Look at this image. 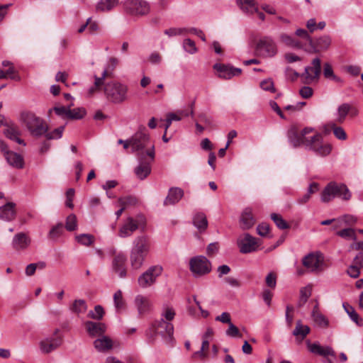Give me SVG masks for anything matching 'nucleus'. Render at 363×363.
<instances>
[{"mask_svg":"<svg viewBox=\"0 0 363 363\" xmlns=\"http://www.w3.org/2000/svg\"><path fill=\"white\" fill-rule=\"evenodd\" d=\"M150 250L148 238L145 235L137 237L133 241L130 256V264L133 269H140Z\"/></svg>","mask_w":363,"mask_h":363,"instance_id":"1","label":"nucleus"},{"mask_svg":"<svg viewBox=\"0 0 363 363\" xmlns=\"http://www.w3.org/2000/svg\"><path fill=\"white\" fill-rule=\"evenodd\" d=\"M19 119L33 136H41L46 133L48 130L45 121L30 111H23L20 114Z\"/></svg>","mask_w":363,"mask_h":363,"instance_id":"2","label":"nucleus"},{"mask_svg":"<svg viewBox=\"0 0 363 363\" xmlns=\"http://www.w3.org/2000/svg\"><path fill=\"white\" fill-rule=\"evenodd\" d=\"M104 91L106 99L113 104H122L128 99V86L117 81L106 83Z\"/></svg>","mask_w":363,"mask_h":363,"instance_id":"3","label":"nucleus"},{"mask_svg":"<svg viewBox=\"0 0 363 363\" xmlns=\"http://www.w3.org/2000/svg\"><path fill=\"white\" fill-rule=\"evenodd\" d=\"M336 196L347 201L351 198V193L345 184L331 182L324 188L320 199L322 202L328 203Z\"/></svg>","mask_w":363,"mask_h":363,"instance_id":"4","label":"nucleus"},{"mask_svg":"<svg viewBox=\"0 0 363 363\" xmlns=\"http://www.w3.org/2000/svg\"><path fill=\"white\" fill-rule=\"evenodd\" d=\"M146 155L140 153L138 156L139 164L135 168V173L138 178L143 180L145 179L151 172V162L155 160V145H152L146 150Z\"/></svg>","mask_w":363,"mask_h":363,"instance_id":"5","label":"nucleus"},{"mask_svg":"<svg viewBox=\"0 0 363 363\" xmlns=\"http://www.w3.org/2000/svg\"><path fill=\"white\" fill-rule=\"evenodd\" d=\"M150 142V135L145 132V128H140V129L130 137L132 152H136L137 157L140 153H144L145 156H147L146 150L152 145H149Z\"/></svg>","mask_w":363,"mask_h":363,"instance_id":"6","label":"nucleus"},{"mask_svg":"<svg viewBox=\"0 0 363 363\" xmlns=\"http://www.w3.org/2000/svg\"><path fill=\"white\" fill-rule=\"evenodd\" d=\"M145 225L146 218L143 214L138 215L135 218L128 217L120 228L118 235L121 238L129 237L138 229L144 230Z\"/></svg>","mask_w":363,"mask_h":363,"instance_id":"7","label":"nucleus"},{"mask_svg":"<svg viewBox=\"0 0 363 363\" xmlns=\"http://www.w3.org/2000/svg\"><path fill=\"white\" fill-rule=\"evenodd\" d=\"M302 264L308 272L315 274L320 273L327 268L323 254L318 252L309 253L303 257Z\"/></svg>","mask_w":363,"mask_h":363,"instance_id":"8","label":"nucleus"},{"mask_svg":"<svg viewBox=\"0 0 363 363\" xmlns=\"http://www.w3.org/2000/svg\"><path fill=\"white\" fill-rule=\"evenodd\" d=\"M305 147L306 150H311L317 155L322 157L329 155L332 150L329 143L323 142V136L320 133L308 137Z\"/></svg>","mask_w":363,"mask_h":363,"instance_id":"9","label":"nucleus"},{"mask_svg":"<svg viewBox=\"0 0 363 363\" xmlns=\"http://www.w3.org/2000/svg\"><path fill=\"white\" fill-rule=\"evenodd\" d=\"M152 329L157 330V333L162 336L164 342L169 347L174 345L175 339L174 337V326L172 323L161 318L152 323Z\"/></svg>","mask_w":363,"mask_h":363,"instance_id":"10","label":"nucleus"},{"mask_svg":"<svg viewBox=\"0 0 363 363\" xmlns=\"http://www.w3.org/2000/svg\"><path fill=\"white\" fill-rule=\"evenodd\" d=\"M189 269L194 277H201L211 272V263L204 256H196L189 260Z\"/></svg>","mask_w":363,"mask_h":363,"instance_id":"11","label":"nucleus"},{"mask_svg":"<svg viewBox=\"0 0 363 363\" xmlns=\"http://www.w3.org/2000/svg\"><path fill=\"white\" fill-rule=\"evenodd\" d=\"M313 131L312 128H304L301 130H298L296 126H291L287 131V138L289 143L295 148L301 145L306 146V140L308 137L306 135Z\"/></svg>","mask_w":363,"mask_h":363,"instance_id":"12","label":"nucleus"},{"mask_svg":"<svg viewBox=\"0 0 363 363\" xmlns=\"http://www.w3.org/2000/svg\"><path fill=\"white\" fill-rule=\"evenodd\" d=\"M256 51L259 56L272 57L277 55L278 48L272 38L264 36L258 40L256 45Z\"/></svg>","mask_w":363,"mask_h":363,"instance_id":"13","label":"nucleus"},{"mask_svg":"<svg viewBox=\"0 0 363 363\" xmlns=\"http://www.w3.org/2000/svg\"><path fill=\"white\" fill-rule=\"evenodd\" d=\"M125 11L133 16H144L150 12V5L145 0H125L123 2Z\"/></svg>","mask_w":363,"mask_h":363,"instance_id":"14","label":"nucleus"},{"mask_svg":"<svg viewBox=\"0 0 363 363\" xmlns=\"http://www.w3.org/2000/svg\"><path fill=\"white\" fill-rule=\"evenodd\" d=\"M162 272V267L159 265L150 267L146 272L141 274L138 278V284L142 288H147L153 284L157 277Z\"/></svg>","mask_w":363,"mask_h":363,"instance_id":"15","label":"nucleus"},{"mask_svg":"<svg viewBox=\"0 0 363 363\" xmlns=\"http://www.w3.org/2000/svg\"><path fill=\"white\" fill-rule=\"evenodd\" d=\"M58 333L59 330L56 329L52 336L46 337L40 342V349L43 353L49 354L62 345V339L57 335Z\"/></svg>","mask_w":363,"mask_h":363,"instance_id":"16","label":"nucleus"},{"mask_svg":"<svg viewBox=\"0 0 363 363\" xmlns=\"http://www.w3.org/2000/svg\"><path fill=\"white\" fill-rule=\"evenodd\" d=\"M213 68L217 72L218 77L223 79H230L242 73L241 69L234 67L230 65L216 63Z\"/></svg>","mask_w":363,"mask_h":363,"instance_id":"17","label":"nucleus"},{"mask_svg":"<svg viewBox=\"0 0 363 363\" xmlns=\"http://www.w3.org/2000/svg\"><path fill=\"white\" fill-rule=\"evenodd\" d=\"M311 65L312 66L305 67V71L303 74L307 84L313 81H318L321 73V62L318 57L313 59Z\"/></svg>","mask_w":363,"mask_h":363,"instance_id":"18","label":"nucleus"},{"mask_svg":"<svg viewBox=\"0 0 363 363\" xmlns=\"http://www.w3.org/2000/svg\"><path fill=\"white\" fill-rule=\"evenodd\" d=\"M238 245L240 252L243 254L255 251L258 246L257 239L248 233L238 239Z\"/></svg>","mask_w":363,"mask_h":363,"instance_id":"19","label":"nucleus"},{"mask_svg":"<svg viewBox=\"0 0 363 363\" xmlns=\"http://www.w3.org/2000/svg\"><path fill=\"white\" fill-rule=\"evenodd\" d=\"M126 260V256L123 252L116 254L113 258L111 262L112 270L120 278H125L127 275Z\"/></svg>","mask_w":363,"mask_h":363,"instance_id":"20","label":"nucleus"},{"mask_svg":"<svg viewBox=\"0 0 363 363\" xmlns=\"http://www.w3.org/2000/svg\"><path fill=\"white\" fill-rule=\"evenodd\" d=\"M331 45V38L328 35H323L315 40H313V44L309 45L308 48H305L304 50L309 53H318L321 51L327 50Z\"/></svg>","mask_w":363,"mask_h":363,"instance_id":"21","label":"nucleus"},{"mask_svg":"<svg viewBox=\"0 0 363 363\" xmlns=\"http://www.w3.org/2000/svg\"><path fill=\"white\" fill-rule=\"evenodd\" d=\"M134 305L140 316L149 313L152 309V303L150 298L141 294L135 296Z\"/></svg>","mask_w":363,"mask_h":363,"instance_id":"22","label":"nucleus"},{"mask_svg":"<svg viewBox=\"0 0 363 363\" xmlns=\"http://www.w3.org/2000/svg\"><path fill=\"white\" fill-rule=\"evenodd\" d=\"M16 204L13 202H8L0 207V219L4 221L13 220L16 215Z\"/></svg>","mask_w":363,"mask_h":363,"instance_id":"23","label":"nucleus"},{"mask_svg":"<svg viewBox=\"0 0 363 363\" xmlns=\"http://www.w3.org/2000/svg\"><path fill=\"white\" fill-rule=\"evenodd\" d=\"M4 133L10 140H14L20 145H26L25 142L19 138L21 132L17 125L14 123L7 125L4 130Z\"/></svg>","mask_w":363,"mask_h":363,"instance_id":"24","label":"nucleus"},{"mask_svg":"<svg viewBox=\"0 0 363 363\" xmlns=\"http://www.w3.org/2000/svg\"><path fill=\"white\" fill-rule=\"evenodd\" d=\"M184 196V191L179 187L170 188L167 197L164 201V206L177 203Z\"/></svg>","mask_w":363,"mask_h":363,"instance_id":"25","label":"nucleus"},{"mask_svg":"<svg viewBox=\"0 0 363 363\" xmlns=\"http://www.w3.org/2000/svg\"><path fill=\"white\" fill-rule=\"evenodd\" d=\"M86 329L90 336H102L106 332V327L102 323L87 321L85 323Z\"/></svg>","mask_w":363,"mask_h":363,"instance_id":"26","label":"nucleus"},{"mask_svg":"<svg viewBox=\"0 0 363 363\" xmlns=\"http://www.w3.org/2000/svg\"><path fill=\"white\" fill-rule=\"evenodd\" d=\"M95 349L100 352H106L113 348L112 340L108 336L102 335L94 341Z\"/></svg>","mask_w":363,"mask_h":363,"instance_id":"27","label":"nucleus"},{"mask_svg":"<svg viewBox=\"0 0 363 363\" xmlns=\"http://www.w3.org/2000/svg\"><path fill=\"white\" fill-rule=\"evenodd\" d=\"M311 328L302 323L301 320L296 321V327L294 329L292 334L296 337L298 343L301 342L310 333Z\"/></svg>","mask_w":363,"mask_h":363,"instance_id":"28","label":"nucleus"},{"mask_svg":"<svg viewBox=\"0 0 363 363\" xmlns=\"http://www.w3.org/2000/svg\"><path fill=\"white\" fill-rule=\"evenodd\" d=\"M30 240L23 233H17L13 238L12 246L16 250L26 249L30 244Z\"/></svg>","mask_w":363,"mask_h":363,"instance_id":"29","label":"nucleus"},{"mask_svg":"<svg viewBox=\"0 0 363 363\" xmlns=\"http://www.w3.org/2000/svg\"><path fill=\"white\" fill-rule=\"evenodd\" d=\"M311 316L313 321L318 326L323 328H325L328 326L329 321L328 318L320 313L318 304L314 306L312 311Z\"/></svg>","mask_w":363,"mask_h":363,"instance_id":"30","label":"nucleus"},{"mask_svg":"<svg viewBox=\"0 0 363 363\" xmlns=\"http://www.w3.org/2000/svg\"><path fill=\"white\" fill-rule=\"evenodd\" d=\"M255 223L250 208H245L240 218V225L242 229H249L254 225Z\"/></svg>","mask_w":363,"mask_h":363,"instance_id":"31","label":"nucleus"},{"mask_svg":"<svg viewBox=\"0 0 363 363\" xmlns=\"http://www.w3.org/2000/svg\"><path fill=\"white\" fill-rule=\"evenodd\" d=\"M193 224L200 233H203L208 227V220L203 213H197L194 216Z\"/></svg>","mask_w":363,"mask_h":363,"instance_id":"32","label":"nucleus"},{"mask_svg":"<svg viewBox=\"0 0 363 363\" xmlns=\"http://www.w3.org/2000/svg\"><path fill=\"white\" fill-rule=\"evenodd\" d=\"M6 158L7 162L11 166L15 167L16 168H19V169L23 168V157L20 155H18L16 152L7 151Z\"/></svg>","mask_w":363,"mask_h":363,"instance_id":"33","label":"nucleus"},{"mask_svg":"<svg viewBox=\"0 0 363 363\" xmlns=\"http://www.w3.org/2000/svg\"><path fill=\"white\" fill-rule=\"evenodd\" d=\"M118 4V0H100L96 9L97 11L107 12L112 10Z\"/></svg>","mask_w":363,"mask_h":363,"instance_id":"34","label":"nucleus"},{"mask_svg":"<svg viewBox=\"0 0 363 363\" xmlns=\"http://www.w3.org/2000/svg\"><path fill=\"white\" fill-rule=\"evenodd\" d=\"M237 3L240 9L246 13H252L257 12V7L255 0H237Z\"/></svg>","mask_w":363,"mask_h":363,"instance_id":"35","label":"nucleus"},{"mask_svg":"<svg viewBox=\"0 0 363 363\" xmlns=\"http://www.w3.org/2000/svg\"><path fill=\"white\" fill-rule=\"evenodd\" d=\"M279 38L282 43L291 48L303 50L305 48L301 43L298 42V40H295L294 38L286 33L281 34Z\"/></svg>","mask_w":363,"mask_h":363,"instance_id":"36","label":"nucleus"},{"mask_svg":"<svg viewBox=\"0 0 363 363\" xmlns=\"http://www.w3.org/2000/svg\"><path fill=\"white\" fill-rule=\"evenodd\" d=\"M343 307L353 322H354L358 326L363 325V319L359 317L352 306L343 303Z\"/></svg>","mask_w":363,"mask_h":363,"instance_id":"37","label":"nucleus"},{"mask_svg":"<svg viewBox=\"0 0 363 363\" xmlns=\"http://www.w3.org/2000/svg\"><path fill=\"white\" fill-rule=\"evenodd\" d=\"M351 110V106L348 104H342L337 108L336 121L342 123Z\"/></svg>","mask_w":363,"mask_h":363,"instance_id":"38","label":"nucleus"},{"mask_svg":"<svg viewBox=\"0 0 363 363\" xmlns=\"http://www.w3.org/2000/svg\"><path fill=\"white\" fill-rule=\"evenodd\" d=\"M108 77V70L104 69L101 77H99L96 75L94 76V86L91 87L89 90V93L90 94H92L95 92L96 90H99L101 88L102 85H104V79L106 77Z\"/></svg>","mask_w":363,"mask_h":363,"instance_id":"39","label":"nucleus"},{"mask_svg":"<svg viewBox=\"0 0 363 363\" xmlns=\"http://www.w3.org/2000/svg\"><path fill=\"white\" fill-rule=\"evenodd\" d=\"M74 106L72 103L69 104L68 119L79 120L82 118L86 115V111L84 108H77L71 109V106Z\"/></svg>","mask_w":363,"mask_h":363,"instance_id":"40","label":"nucleus"},{"mask_svg":"<svg viewBox=\"0 0 363 363\" xmlns=\"http://www.w3.org/2000/svg\"><path fill=\"white\" fill-rule=\"evenodd\" d=\"M311 295V287L306 286L300 290V297L298 301V307H302L308 301Z\"/></svg>","mask_w":363,"mask_h":363,"instance_id":"41","label":"nucleus"},{"mask_svg":"<svg viewBox=\"0 0 363 363\" xmlns=\"http://www.w3.org/2000/svg\"><path fill=\"white\" fill-rule=\"evenodd\" d=\"M76 240L84 246H90L94 242V237L91 234H80L75 237Z\"/></svg>","mask_w":363,"mask_h":363,"instance_id":"42","label":"nucleus"},{"mask_svg":"<svg viewBox=\"0 0 363 363\" xmlns=\"http://www.w3.org/2000/svg\"><path fill=\"white\" fill-rule=\"evenodd\" d=\"M86 304L84 300L78 299L75 300L71 307V310L72 312L76 313H83L86 310Z\"/></svg>","mask_w":363,"mask_h":363,"instance_id":"43","label":"nucleus"},{"mask_svg":"<svg viewBox=\"0 0 363 363\" xmlns=\"http://www.w3.org/2000/svg\"><path fill=\"white\" fill-rule=\"evenodd\" d=\"M176 315L175 311L172 307L164 306L162 311V318L165 321L170 322L174 318Z\"/></svg>","mask_w":363,"mask_h":363,"instance_id":"44","label":"nucleus"},{"mask_svg":"<svg viewBox=\"0 0 363 363\" xmlns=\"http://www.w3.org/2000/svg\"><path fill=\"white\" fill-rule=\"evenodd\" d=\"M64 233L63 224L60 223L53 226L50 230L48 237L51 240H56Z\"/></svg>","mask_w":363,"mask_h":363,"instance_id":"45","label":"nucleus"},{"mask_svg":"<svg viewBox=\"0 0 363 363\" xmlns=\"http://www.w3.org/2000/svg\"><path fill=\"white\" fill-rule=\"evenodd\" d=\"M113 301L114 306L118 311L125 308V303L123 298L122 291L121 290H118L113 294Z\"/></svg>","mask_w":363,"mask_h":363,"instance_id":"46","label":"nucleus"},{"mask_svg":"<svg viewBox=\"0 0 363 363\" xmlns=\"http://www.w3.org/2000/svg\"><path fill=\"white\" fill-rule=\"evenodd\" d=\"M69 105L67 106H55L51 108L48 111V114L50 115L52 111H55V113L61 117L63 119H68V113H69Z\"/></svg>","mask_w":363,"mask_h":363,"instance_id":"47","label":"nucleus"},{"mask_svg":"<svg viewBox=\"0 0 363 363\" xmlns=\"http://www.w3.org/2000/svg\"><path fill=\"white\" fill-rule=\"evenodd\" d=\"M271 218L279 229L285 230L289 228V225L284 220L281 216L277 213H272Z\"/></svg>","mask_w":363,"mask_h":363,"instance_id":"48","label":"nucleus"},{"mask_svg":"<svg viewBox=\"0 0 363 363\" xmlns=\"http://www.w3.org/2000/svg\"><path fill=\"white\" fill-rule=\"evenodd\" d=\"M65 228L68 231H74L77 228V220L74 214L69 215L66 218Z\"/></svg>","mask_w":363,"mask_h":363,"instance_id":"49","label":"nucleus"},{"mask_svg":"<svg viewBox=\"0 0 363 363\" xmlns=\"http://www.w3.org/2000/svg\"><path fill=\"white\" fill-rule=\"evenodd\" d=\"M337 235L342 238L357 240L355 231L352 228H345L342 230L337 231Z\"/></svg>","mask_w":363,"mask_h":363,"instance_id":"50","label":"nucleus"},{"mask_svg":"<svg viewBox=\"0 0 363 363\" xmlns=\"http://www.w3.org/2000/svg\"><path fill=\"white\" fill-rule=\"evenodd\" d=\"M118 203L121 206H123L125 208L128 206H135L138 203V199L135 196H129L120 198L118 199Z\"/></svg>","mask_w":363,"mask_h":363,"instance_id":"51","label":"nucleus"},{"mask_svg":"<svg viewBox=\"0 0 363 363\" xmlns=\"http://www.w3.org/2000/svg\"><path fill=\"white\" fill-rule=\"evenodd\" d=\"M187 31V29L183 28H169L164 30V33L168 37L172 38L177 35H182Z\"/></svg>","mask_w":363,"mask_h":363,"instance_id":"52","label":"nucleus"},{"mask_svg":"<svg viewBox=\"0 0 363 363\" xmlns=\"http://www.w3.org/2000/svg\"><path fill=\"white\" fill-rule=\"evenodd\" d=\"M330 127L333 130L334 135L337 139L341 140H345L347 139V134L342 127L337 126L335 123H332Z\"/></svg>","mask_w":363,"mask_h":363,"instance_id":"53","label":"nucleus"},{"mask_svg":"<svg viewBox=\"0 0 363 363\" xmlns=\"http://www.w3.org/2000/svg\"><path fill=\"white\" fill-rule=\"evenodd\" d=\"M104 314V311L102 306L97 305L94 307V311L89 312L88 316L92 319L101 320Z\"/></svg>","mask_w":363,"mask_h":363,"instance_id":"54","label":"nucleus"},{"mask_svg":"<svg viewBox=\"0 0 363 363\" xmlns=\"http://www.w3.org/2000/svg\"><path fill=\"white\" fill-rule=\"evenodd\" d=\"M184 49L190 54H194L197 51L194 41L190 38H186L183 43Z\"/></svg>","mask_w":363,"mask_h":363,"instance_id":"55","label":"nucleus"},{"mask_svg":"<svg viewBox=\"0 0 363 363\" xmlns=\"http://www.w3.org/2000/svg\"><path fill=\"white\" fill-rule=\"evenodd\" d=\"M226 335L231 337H241L239 329L231 322L228 324V329L225 331Z\"/></svg>","mask_w":363,"mask_h":363,"instance_id":"56","label":"nucleus"},{"mask_svg":"<svg viewBox=\"0 0 363 363\" xmlns=\"http://www.w3.org/2000/svg\"><path fill=\"white\" fill-rule=\"evenodd\" d=\"M64 128H65L64 126H60L57 128H55L53 131H52L50 133H48L45 135V136L48 140L60 138L62 135Z\"/></svg>","mask_w":363,"mask_h":363,"instance_id":"57","label":"nucleus"},{"mask_svg":"<svg viewBox=\"0 0 363 363\" xmlns=\"http://www.w3.org/2000/svg\"><path fill=\"white\" fill-rule=\"evenodd\" d=\"M308 347L311 352L322 356L323 352V347L318 343H311L308 342Z\"/></svg>","mask_w":363,"mask_h":363,"instance_id":"58","label":"nucleus"},{"mask_svg":"<svg viewBox=\"0 0 363 363\" xmlns=\"http://www.w3.org/2000/svg\"><path fill=\"white\" fill-rule=\"evenodd\" d=\"M296 35L302 39L306 40L308 42V45L313 44V39L308 34V31L305 29L298 28L296 30Z\"/></svg>","mask_w":363,"mask_h":363,"instance_id":"59","label":"nucleus"},{"mask_svg":"<svg viewBox=\"0 0 363 363\" xmlns=\"http://www.w3.org/2000/svg\"><path fill=\"white\" fill-rule=\"evenodd\" d=\"M260 86L264 91L275 92L274 82L271 79H267L261 82Z\"/></svg>","mask_w":363,"mask_h":363,"instance_id":"60","label":"nucleus"},{"mask_svg":"<svg viewBox=\"0 0 363 363\" xmlns=\"http://www.w3.org/2000/svg\"><path fill=\"white\" fill-rule=\"evenodd\" d=\"M265 282L267 286L272 289H274L277 285V276L274 272L269 273L266 278Z\"/></svg>","mask_w":363,"mask_h":363,"instance_id":"61","label":"nucleus"},{"mask_svg":"<svg viewBox=\"0 0 363 363\" xmlns=\"http://www.w3.org/2000/svg\"><path fill=\"white\" fill-rule=\"evenodd\" d=\"M87 23H88V31L89 32V33L95 34L99 32V26L96 21H94L91 20V18H89L87 19Z\"/></svg>","mask_w":363,"mask_h":363,"instance_id":"62","label":"nucleus"},{"mask_svg":"<svg viewBox=\"0 0 363 363\" xmlns=\"http://www.w3.org/2000/svg\"><path fill=\"white\" fill-rule=\"evenodd\" d=\"M323 72L324 77L328 79H330L332 77H334L335 74L333 67L328 62L324 64Z\"/></svg>","mask_w":363,"mask_h":363,"instance_id":"63","label":"nucleus"},{"mask_svg":"<svg viewBox=\"0 0 363 363\" xmlns=\"http://www.w3.org/2000/svg\"><path fill=\"white\" fill-rule=\"evenodd\" d=\"M269 231V225L267 223H262L257 227V232L260 236H266Z\"/></svg>","mask_w":363,"mask_h":363,"instance_id":"64","label":"nucleus"}]
</instances>
